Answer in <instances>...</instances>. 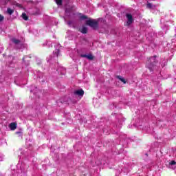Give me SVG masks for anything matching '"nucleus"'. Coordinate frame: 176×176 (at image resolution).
I'll return each mask as SVG.
<instances>
[{
    "label": "nucleus",
    "instance_id": "f257e3e1",
    "mask_svg": "<svg viewBox=\"0 0 176 176\" xmlns=\"http://www.w3.org/2000/svg\"><path fill=\"white\" fill-rule=\"evenodd\" d=\"M157 60H156V56L151 57L147 61V67L148 68L151 72H153L155 69V65H156Z\"/></svg>",
    "mask_w": 176,
    "mask_h": 176
},
{
    "label": "nucleus",
    "instance_id": "f03ea898",
    "mask_svg": "<svg viewBox=\"0 0 176 176\" xmlns=\"http://www.w3.org/2000/svg\"><path fill=\"white\" fill-rule=\"evenodd\" d=\"M86 24L87 25L91 27V28H94V30H96V28L98 27V23L94 19L87 20Z\"/></svg>",
    "mask_w": 176,
    "mask_h": 176
},
{
    "label": "nucleus",
    "instance_id": "7ed1b4c3",
    "mask_svg": "<svg viewBox=\"0 0 176 176\" xmlns=\"http://www.w3.org/2000/svg\"><path fill=\"white\" fill-rule=\"evenodd\" d=\"M71 14H74V7L69 6L66 8L65 10V16H71Z\"/></svg>",
    "mask_w": 176,
    "mask_h": 176
},
{
    "label": "nucleus",
    "instance_id": "20e7f679",
    "mask_svg": "<svg viewBox=\"0 0 176 176\" xmlns=\"http://www.w3.org/2000/svg\"><path fill=\"white\" fill-rule=\"evenodd\" d=\"M126 25H131V24H133V21H134V19H133V15L131 14H126Z\"/></svg>",
    "mask_w": 176,
    "mask_h": 176
},
{
    "label": "nucleus",
    "instance_id": "39448f33",
    "mask_svg": "<svg viewBox=\"0 0 176 176\" xmlns=\"http://www.w3.org/2000/svg\"><path fill=\"white\" fill-rule=\"evenodd\" d=\"M80 57L83 58H87V60H94V56L91 54H89L88 55L86 54H81Z\"/></svg>",
    "mask_w": 176,
    "mask_h": 176
},
{
    "label": "nucleus",
    "instance_id": "423d86ee",
    "mask_svg": "<svg viewBox=\"0 0 176 176\" xmlns=\"http://www.w3.org/2000/svg\"><path fill=\"white\" fill-rule=\"evenodd\" d=\"M75 96H78V97H83L85 91L82 89H78L74 91Z\"/></svg>",
    "mask_w": 176,
    "mask_h": 176
},
{
    "label": "nucleus",
    "instance_id": "0eeeda50",
    "mask_svg": "<svg viewBox=\"0 0 176 176\" xmlns=\"http://www.w3.org/2000/svg\"><path fill=\"white\" fill-rule=\"evenodd\" d=\"M176 162L175 161H170L169 162V168H172V170H176V166H175Z\"/></svg>",
    "mask_w": 176,
    "mask_h": 176
},
{
    "label": "nucleus",
    "instance_id": "6e6552de",
    "mask_svg": "<svg viewBox=\"0 0 176 176\" xmlns=\"http://www.w3.org/2000/svg\"><path fill=\"white\" fill-rule=\"evenodd\" d=\"M9 127H10V130H12V131L16 130V129H17V123L12 122L9 124Z\"/></svg>",
    "mask_w": 176,
    "mask_h": 176
},
{
    "label": "nucleus",
    "instance_id": "1a4fd4ad",
    "mask_svg": "<svg viewBox=\"0 0 176 176\" xmlns=\"http://www.w3.org/2000/svg\"><path fill=\"white\" fill-rule=\"evenodd\" d=\"M11 41L13 43H14V45H16L18 46H19V45H21V41L16 38H12Z\"/></svg>",
    "mask_w": 176,
    "mask_h": 176
},
{
    "label": "nucleus",
    "instance_id": "9d476101",
    "mask_svg": "<svg viewBox=\"0 0 176 176\" xmlns=\"http://www.w3.org/2000/svg\"><path fill=\"white\" fill-rule=\"evenodd\" d=\"M146 8H148V9H156V6H154L151 3H148L146 5Z\"/></svg>",
    "mask_w": 176,
    "mask_h": 176
},
{
    "label": "nucleus",
    "instance_id": "9b49d317",
    "mask_svg": "<svg viewBox=\"0 0 176 176\" xmlns=\"http://www.w3.org/2000/svg\"><path fill=\"white\" fill-rule=\"evenodd\" d=\"M80 32L82 34H87V28L83 26L81 29H80Z\"/></svg>",
    "mask_w": 176,
    "mask_h": 176
},
{
    "label": "nucleus",
    "instance_id": "f8f14e48",
    "mask_svg": "<svg viewBox=\"0 0 176 176\" xmlns=\"http://www.w3.org/2000/svg\"><path fill=\"white\" fill-rule=\"evenodd\" d=\"M60 53V50L56 49L55 51H54V57H58V54Z\"/></svg>",
    "mask_w": 176,
    "mask_h": 176
},
{
    "label": "nucleus",
    "instance_id": "ddd939ff",
    "mask_svg": "<svg viewBox=\"0 0 176 176\" xmlns=\"http://www.w3.org/2000/svg\"><path fill=\"white\" fill-rule=\"evenodd\" d=\"M7 13L8 14H10V16H12V14H13V13H14V10H12V9H10V8H8L7 9Z\"/></svg>",
    "mask_w": 176,
    "mask_h": 176
},
{
    "label": "nucleus",
    "instance_id": "4468645a",
    "mask_svg": "<svg viewBox=\"0 0 176 176\" xmlns=\"http://www.w3.org/2000/svg\"><path fill=\"white\" fill-rule=\"evenodd\" d=\"M87 16L80 14V20H87Z\"/></svg>",
    "mask_w": 176,
    "mask_h": 176
},
{
    "label": "nucleus",
    "instance_id": "2eb2a0df",
    "mask_svg": "<svg viewBox=\"0 0 176 176\" xmlns=\"http://www.w3.org/2000/svg\"><path fill=\"white\" fill-rule=\"evenodd\" d=\"M22 18L23 19V20H28V16H27V14H25V12L22 14Z\"/></svg>",
    "mask_w": 176,
    "mask_h": 176
},
{
    "label": "nucleus",
    "instance_id": "dca6fc26",
    "mask_svg": "<svg viewBox=\"0 0 176 176\" xmlns=\"http://www.w3.org/2000/svg\"><path fill=\"white\" fill-rule=\"evenodd\" d=\"M56 3L58 5V6L63 5V0H55Z\"/></svg>",
    "mask_w": 176,
    "mask_h": 176
},
{
    "label": "nucleus",
    "instance_id": "f3484780",
    "mask_svg": "<svg viewBox=\"0 0 176 176\" xmlns=\"http://www.w3.org/2000/svg\"><path fill=\"white\" fill-rule=\"evenodd\" d=\"M35 10L34 14H41V10H39V8H35Z\"/></svg>",
    "mask_w": 176,
    "mask_h": 176
},
{
    "label": "nucleus",
    "instance_id": "a211bd4d",
    "mask_svg": "<svg viewBox=\"0 0 176 176\" xmlns=\"http://www.w3.org/2000/svg\"><path fill=\"white\" fill-rule=\"evenodd\" d=\"M118 78L120 79V80H121V82H124V84L126 83V80H124L123 77L118 76Z\"/></svg>",
    "mask_w": 176,
    "mask_h": 176
},
{
    "label": "nucleus",
    "instance_id": "6ab92c4d",
    "mask_svg": "<svg viewBox=\"0 0 176 176\" xmlns=\"http://www.w3.org/2000/svg\"><path fill=\"white\" fill-rule=\"evenodd\" d=\"M16 134H17L18 135H19V137H21V135H23V133H21V131H16Z\"/></svg>",
    "mask_w": 176,
    "mask_h": 176
},
{
    "label": "nucleus",
    "instance_id": "aec40b11",
    "mask_svg": "<svg viewBox=\"0 0 176 176\" xmlns=\"http://www.w3.org/2000/svg\"><path fill=\"white\" fill-rule=\"evenodd\" d=\"M3 19H5V17L3 16H2L1 14H0V22L3 21Z\"/></svg>",
    "mask_w": 176,
    "mask_h": 176
},
{
    "label": "nucleus",
    "instance_id": "412c9836",
    "mask_svg": "<svg viewBox=\"0 0 176 176\" xmlns=\"http://www.w3.org/2000/svg\"><path fill=\"white\" fill-rule=\"evenodd\" d=\"M67 25H72V21H69L67 22Z\"/></svg>",
    "mask_w": 176,
    "mask_h": 176
},
{
    "label": "nucleus",
    "instance_id": "4be33fe9",
    "mask_svg": "<svg viewBox=\"0 0 176 176\" xmlns=\"http://www.w3.org/2000/svg\"><path fill=\"white\" fill-rule=\"evenodd\" d=\"M3 3H4V5H6V4L8 3V2H9V1L5 0V1H3Z\"/></svg>",
    "mask_w": 176,
    "mask_h": 176
},
{
    "label": "nucleus",
    "instance_id": "5701e85b",
    "mask_svg": "<svg viewBox=\"0 0 176 176\" xmlns=\"http://www.w3.org/2000/svg\"><path fill=\"white\" fill-rule=\"evenodd\" d=\"M160 64H161V67H162V68L166 66V63H160Z\"/></svg>",
    "mask_w": 176,
    "mask_h": 176
},
{
    "label": "nucleus",
    "instance_id": "b1692460",
    "mask_svg": "<svg viewBox=\"0 0 176 176\" xmlns=\"http://www.w3.org/2000/svg\"><path fill=\"white\" fill-rule=\"evenodd\" d=\"M16 6H18V8H21V5H20L19 3H16Z\"/></svg>",
    "mask_w": 176,
    "mask_h": 176
},
{
    "label": "nucleus",
    "instance_id": "393cba45",
    "mask_svg": "<svg viewBox=\"0 0 176 176\" xmlns=\"http://www.w3.org/2000/svg\"><path fill=\"white\" fill-rule=\"evenodd\" d=\"M27 56H24L23 58V61H24V60H25V58H26Z\"/></svg>",
    "mask_w": 176,
    "mask_h": 176
},
{
    "label": "nucleus",
    "instance_id": "a878e982",
    "mask_svg": "<svg viewBox=\"0 0 176 176\" xmlns=\"http://www.w3.org/2000/svg\"><path fill=\"white\" fill-rule=\"evenodd\" d=\"M50 60H53V57H51Z\"/></svg>",
    "mask_w": 176,
    "mask_h": 176
},
{
    "label": "nucleus",
    "instance_id": "bb28decb",
    "mask_svg": "<svg viewBox=\"0 0 176 176\" xmlns=\"http://www.w3.org/2000/svg\"><path fill=\"white\" fill-rule=\"evenodd\" d=\"M41 82H45V80H41Z\"/></svg>",
    "mask_w": 176,
    "mask_h": 176
}]
</instances>
